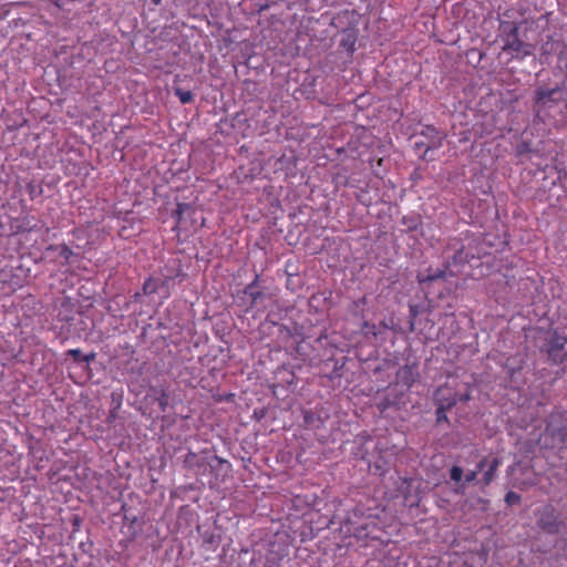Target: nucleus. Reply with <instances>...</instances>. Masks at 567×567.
Here are the masks:
<instances>
[{"label":"nucleus","mask_w":567,"mask_h":567,"mask_svg":"<svg viewBox=\"0 0 567 567\" xmlns=\"http://www.w3.org/2000/svg\"><path fill=\"white\" fill-rule=\"evenodd\" d=\"M388 408V403H381V410H385Z\"/></svg>","instance_id":"nucleus-25"},{"label":"nucleus","mask_w":567,"mask_h":567,"mask_svg":"<svg viewBox=\"0 0 567 567\" xmlns=\"http://www.w3.org/2000/svg\"><path fill=\"white\" fill-rule=\"evenodd\" d=\"M506 29L508 30L506 38L504 40L503 50L514 53H523L528 54V51L525 49L527 44L524 43L518 37V27L516 23H507Z\"/></svg>","instance_id":"nucleus-8"},{"label":"nucleus","mask_w":567,"mask_h":567,"mask_svg":"<svg viewBox=\"0 0 567 567\" xmlns=\"http://www.w3.org/2000/svg\"><path fill=\"white\" fill-rule=\"evenodd\" d=\"M340 45L347 49L350 53H353L355 50V38L352 34H348L341 40Z\"/></svg>","instance_id":"nucleus-15"},{"label":"nucleus","mask_w":567,"mask_h":567,"mask_svg":"<svg viewBox=\"0 0 567 567\" xmlns=\"http://www.w3.org/2000/svg\"><path fill=\"white\" fill-rule=\"evenodd\" d=\"M172 269L176 271L175 274H163V279L159 278H150L143 285L144 295H152L159 292L163 288L169 285V281L178 278L181 276L179 270V260L172 259L169 261Z\"/></svg>","instance_id":"nucleus-5"},{"label":"nucleus","mask_w":567,"mask_h":567,"mask_svg":"<svg viewBox=\"0 0 567 567\" xmlns=\"http://www.w3.org/2000/svg\"><path fill=\"white\" fill-rule=\"evenodd\" d=\"M215 461H218L221 465L225 464L223 460H220L218 456L215 455Z\"/></svg>","instance_id":"nucleus-24"},{"label":"nucleus","mask_w":567,"mask_h":567,"mask_svg":"<svg viewBox=\"0 0 567 567\" xmlns=\"http://www.w3.org/2000/svg\"><path fill=\"white\" fill-rule=\"evenodd\" d=\"M502 465V461L496 456H484L477 464L476 468L464 474L463 467L453 465L450 468V478L464 488L467 484L476 482L481 488L489 486L496 478L497 471Z\"/></svg>","instance_id":"nucleus-1"},{"label":"nucleus","mask_w":567,"mask_h":567,"mask_svg":"<svg viewBox=\"0 0 567 567\" xmlns=\"http://www.w3.org/2000/svg\"><path fill=\"white\" fill-rule=\"evenodd\" d=\"M390 323H391V326L385 324V328H394V320H391Z\"/></svg>","instance_id":"nucleus-23"},{"label":"nucleus","mask_w":567,"mask_h":567,"mask_svg":"<svg viewBox=\"0 0 567 567\" xmlns=\"http://www.w3.org/2000/svg\"><path fill=\"white\" fill-rule=\"evenodd\" d=\"M421 136L424 137V141L415 142V147H424V155L429 151L440 148L443 144L444 136L433 126H425L421 132Z\"/></svg>","instance_id":"nucleus-7"},{"label":"nucleus","mask_w":567,"mask_h":567,"mask_svg":"<svg viewBox=\"0 0 567 567\" xmlns=\"http://www.w3.org/2000/svg\"><path fill=\"white\" fill-rule=\"evenodd\" d=\"M520 495L516 492L509 491L505 495V502L507 505H516L520 503Z\"/></svg>","instance_id":"nucleus-18"},{"label":"nucleus","mask_w":567,"mask_h":567,"mask_svg":"<svg viewBox=\"0 0 567 567\" xmlns=\"http://www.w3.org/2000/svg\"><path fill=\"white\" fill-rule=\"evenodd\" d=\"M417 377L419 373L415 371L414 367L411 365H404L396 372V381L408 388L412 386Z\"/></svg>","instance_id":"nucleus-12"},{"label":"nucleus","mask_w":567,"mask_h":567,"mask_svg":"<svg viewBox=\"0 0 567 567\" xmlns=\"http://www.w3.org/2000/svg\"><path fill=\"white\" fill-rule=\"evenodd\" d=\"M561 101L566 100L563 97V90L560 86L551 89L538 86L535 91L534 111L539 116L542 112L551 110Z\"/></svg>","instance_id":"nucleus-4"},{"label":"nucleus","mask_w":567,"mask_h":567,"mask_svg":"<svg viewBox=\"0 0 567 567\" xmlns=\"http://www.w3.org/2000/svg\"><path fill=\"white\" fill-rule=\"evenodd\" d=\"M436 405V422H449L446 412L452 409L453 406H445L442 404H435Z\"/></svg>","instance_id":"nucleus-14"},{"label":"nucleus","mask_w":567,"mask_h":567,"mask_svg":"<svg viewBox=\"0 0 567 567\" xmlns=\"http://www.w3.org/2000/svg\"><path fill=\"white\" fill-rule=\"evenodd\" d=\"M411 310H412V312H413V316H416V315H417V313H416V311L414 310V307H412V306H411Z\"/></svg>","instance_id":"nucleus-27"},{"label":"nucleus","mask_w":567,"mask_h":567,"mask_svg":"<svg viewBox=\"0 0 567 567\" xmlns=\"http://www.w3.org/2000/svg\"><path fill=\"white\" fill-rule=\"evenodd\" d=\"M162 0H152V2L155 4V6H158L161 3Z\"/></svg>","instance_id":"nucleus-26"},{"label":"nucleus","mask_w":567,"mask_h":567,"mask_svg":"<svg viewBox=\"0 0 567 567\" xmlns=\"http://www.w3.org/2000/svg\"><path fill=\"white\" fill-rule=\"evenodd\" d=\"M175 95L178 96L179 101L183 104L189 103L193 100V94L190 91H185L181 87L175 89Z\"/></svg>","instance_id":"nucleus-16"},{"label":"nucleus","mask_w":567,"mask_h":567,"mask_svg":"<svg viewBox=\"0 0 567 567\" xmlns=\"http://www.w3.org/2000/svg\"><path fill=\"white\" fill-rule=\"evenodd\" d=\"M158 327H164L163 322L162 321H158Z\"/></svg>","instance_id":"nucleus-28"},{"label":"nucleus","mask_w":567,"mask_h":567,"mask_svg":"<svg viewBox=\"0 0 567 567\" xmlns=\"http://www.w3.org/2000/svg\"><path fill=\"white\" fill-rule=\"evenodd\" d=\"M470 400V392L466 391L463 394H457L449 384L441 385L434 393L435 404H442L445 406H454L458 401L466 402Z\"/></svg>","instance_id":"nucleus-6"},{"label":"nucleus","mask_w":567,"mask_h":567,"mask_svg":"<svg viewBox=\"0 0 567 567\" xmlns=\"http://www.w3.org/2000/svg\"><path fill=\"white\" fill-rule=\"evenodd\" d=\"M189 209H190V206L188 204H178L177 205V209L175 210V216H176L178 223H181L182 215L184 214V212L189 210Z\"/></svg>","instance_id":"nucleus-19"},{"label":"nucleus","mask_w":567,"mask_h":567,"mask_svg":"<svg viewBox=\"0 0 567 567\" xmlns=\"http://www.w3.org/2000/svg\"><path fill=\"white\" fill-rule=\"evenodd\" d=\"M546 430L553 436H557L565 442L567 440V412L550 414Z\"/></svg>","instance_id":"nucleus-9"},{"label":"nucleus","mask_w":567,"mask_h":567,"mask_svg":"<svg viewBox=\"0 0 567 567\" xmlns=\"http://www.w3.org/2000/svg\"><path fill=\"white\" fill-rule=\"evenodd\" d=\"M68 355L72 357L78 362H87V363L91 362L92 360H94V358H95V354L93 352L84 355L80 349H70L68 351Z\"/></svg>","instance_id":"nucleus-13"},{"label":"nucleus","mask_w":567,"mask_h":567,"mask_svg":"<svg viewBox=\"0 0 567 567\" xmlns=\"http://www.w3.org/2000/svg\"><path fill=\"white\" fill-rule=\"evenodd\" d=\"M445 275L446 271L444 269L429 268L425 271H420L416 276V280L422 286V288H425L426 285L433 281L443 280Z\"/></svg>","instance_id":"nucleus-11"},{"label":"nucleus","mask_w":567,"mask_h":567,"mask_svg":"<svg viewBox=\"0 0 567 567\" xmlns=\"http://www.w3.org/2000/svg\"><path fill=\"white\" fill-rule=\"evenodd\" d=\"M544 339L547 342V354L553 363H563L567 355L563 352L564 347L567 343V327H550V329L545 332Z\"/></svg>","instance_id":"nucleus-3"},{"label":"nucleus","mask_w":567,"mask_h":567,"mask_svg":"<svg viewBox=\"0 0 567 567\" xmlns=\"http://www.w3.org/2000/svg\"><path fill=\"white\" fill-rule=\"evenodd\" d=\"M158 404H159L162 411H165V408L167 405L166 395H162V398L158 400Z\"/></svg>","instance_id":"nucleus-22"},{"label":"nucleus","mask_w":567,"mask_h":567,"mask_svg":"<svg viewBox=\"0 0 567 567\" xmlns=\"http://www.w3.org/2000/svg\"><path fill=\"white\" fill-rule=\"evenodd\" d=\"M537 524L543 530L549 534H556L558 532V518L553 505H546L539 511Z\"/></svg>","instance_id":"nucleus-10"},{"label":"nucleus","mask_w":567,"mask_h":567,"mask_svg":"<svg viewBox=\"0 0 567 567\" xmlns=\"http://www.w3.org/2000/svg\"><path fill=\"white\" fill-rule=\"evenodd\" d=\"M59 256L62 257L66 264L70 262L71 257L74 255L73 250L66 245H60L58 247Z\"/></svg>","instance_id":"nucleus-17"},{"label":"nucleus","mask_w":567,"mask_h":567,"mask_svg":"<svg viewBox=\"0 0 567 567\" xmlns=\"http://www.w3.org/2000/svg\"><path fill=\"white\" fill-rule=\"evenodd\" d=\"M234 302L239 312L251 313L252 319H257L272 303V297L261 286L259 275H256L254 280L236 295Z\"/></svg>","instance_id":"nucleus-2"},{"label":"nucleus","mask_w":567,"mask_h":567,"mask_svg":"<svg viewBox=\"0 0 567 567\" xmlns=\"http://www.w3.org/2000/svg\"><path fill=\"white\" fill-rule=\"evenodd\" d=\"M522 364H523V359L519 358L517 364L515 363L514 365H511L509 363H506V367H508L511 373H514L516 370H520L522 369Z\"/></svg>","instance_id":"nucleus-21"},{"label":"nucleus","mask_w":567,"mask_h":567,"mask_svg":"<svg viewBox=\"0 0 567 567\" xmlns=\"http://www.w3.org/2000/svg\"><path fill=\"white\" fill-rule=\"evenodd\" d=\"M27 189H28V193L29 195L31 196V198H34L37 197L40 193H41V189H39L35 185L33 184H29L27 186Z\"/></svg>","instance_id":"nucleus-20"}]
</instances>
